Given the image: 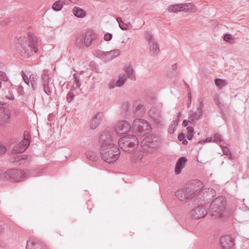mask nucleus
Masks as SVG:
<instances>
[{
  "instance_id": "obj_23",
  "label": "nucleus",
  "mask_w": 249,
  "mask_h": 249,
  "mask_svg": "<svg viewBox=\"0 0 249 249\" xmlns=\"http://www.w3.org/2000/svg\"><path fill=\"white\" fill-rule=\"evenodd\" d=\"M187 161V159L184 157H181L178 159L175 170L177 175H178L181 172V170L184 167Z\"/></svg>"
},
{
  "instance_id": "obj_35",
  "label": "nucleus",
  "mask_w": 249,
  "mask_h": 249,
  "mask_svg": "<svg viewBox=\"0 0 249 249\" xmlns=\"http://www.w3.org/2000/svg\"><path fill=\"white\" fill-rule=\"evenodd\" d=\"M125 72L127 74L128 77L131 79H133L134 78V76L133 75L134 72V70L131 67L129 66L126 68Z\"/></svg>"
},
{
  "instance_id": "obj_16",
  "label": "nucleus",
  "mask_w": 249,
  "mask_h": 249,
  "mask_svg": "<svg viewBox=\"0 0 249 249\" xmlns=\"http://www.w3.org/2000/svg\"><path fill=\"white\" fill-rule=\"evenodd\" d=\"M220 241L221 246L225 249H230L234 245V239L228 235L222 236Z\"/></svg>"
},
{
  "instance_id": "obj_39",
  "label": "nucleus",
  "mask_w": 249,
  "mask_h": 249,
  "mask_svg": "<svg viewBox=\"0 0 249 249\" xmlns=\"http://www.w3.org/2000/svg\"><path fill=\"white\" fill-rule=\"evenodd\" d=\"M4 228L3 227L0 225V236L3 234L4 232ZM0 247L4 248L5 247V244L1 239L0 238Z\"/></svg>"
},
{
  "instance_id": "obj_57",
  "label": "nucleus",
  "mask_w": 249,
  "mask_h": 249,
  "mask_svg": "<svg viewBox=\"0 0 249 249\" xmlns=\"http://www.w3.org/2000/svg\"><path fill=\"white\" fill-rule=\"evenodd\" d=\"M191 102H192L191 101H188V102L187 103V107H189L190 106V105L191 104Z\"/></svg>"
},
{
  "instance_id": "obj_12",
  "label": "nucleus",
  "mask_w": 249,
  "mask_h": 249,
  "mask_svg": "<svg viewBox=\"0 0 249 249\" xmlns=\"http://www.w3.org/2000/svg\"><path fill=\"white\" fill-rule=\"evenodd\" d=\"M41 86L44 92L48 95L50 96L52 94V83L49 82V78L48 75L43 73L41 75Z\"/></svg>"
},
{
  "instance_id": "obj_37",
  "label": "nucleus",
  "mask_w": 249,
  "mask_h": 249,
  "mask_svg": "<svg viewBox=\"0 0 249 249\" xmlns=\"http://www.w3.org/2000/svg\"><path fill=\"white\" fill-rule=\"evenodd\" d=\"M177 126V123L175 122V121H174L173 123L172 124H171L169 126L168 129V132L170 134H173L176 129Z\"/></svg>"
},
{
  "instance_id": "obj_32",
  "label": "nucleus",
  "mask_w": 249,
  "mask_h": 249,
  "mask_svg": "<svg viewBox=\"0 0 249 249\" xmlns=\"http://www.w3.org/2000/svg\"><path fill=\"white\" fill-rule=\"evenodd\" d=\"M186 129L187 130V138L189 140H191L194 135V128L192 126H188L187 127Z\"/></svg>"
},
{
  "instance_id": "obj_25",
  "label": "nucleus",
  "mask_w": 249,
  "mask_h": 249,
  "mask_svg": "<svg viewBox=\"0 0 249 249\" xmlns=\"http://www.w3.org/2000/svg\"><path fill=\"white\" fill-rule=\"evenodd\" d=\"M120 54V51L119 50L115 49L110 51L108 52H103L101 54V55L103 57L109 56V57L108 58V59H112L113 58L115 57L116 56H117Z\"/></svg>"
},
{
  "instance_id": "obj_30",
  "label": "nucleus",
  "mask_w": 249,
  "mask_h": 249,
  "mask_svg": "<svg viewBox=\"0 0 249 249\" xmlns=\"http://www.w3.org/2000/svg\"><path fill=\"white\" fill-rule=\"evenodd\" d=\"M86 155L87 158L91 161H96L97 160L98 157L95 152L92 151H89L86 152Z\"/></svg>"
},
{
  "instance_id": "obj_7",
  "label": "nucleus",
  "mask_w": 249,
  "mask_h": 249,
  "mask_svg": "<svg viewBox=\"0 0 249 249\" xmlns=\"http://www.w3.org/2000/svg\"><path fill=\"white\" fill-rule=\"evenodd\" d=\"M151 126L145 120L141 119H135L132 126V131L138 135H144L150 131Z\"/></svg>"
},
{
  "instance_id": "obj_41",
  "label": "nucleus",
  "mask_w": 249,
  "mask_h": 249,
  "mask_svg": "<svg viewBox=\"0 0 249 249\" xmlns=\"http://www.w3.org/2000/svg\"><path fill=\"white\" fill-rule=\"evenodd\" d=\"M74 97V95L73 92H69L67 93V101L68 102L70 103L72 100L73 99Z\"/></svg>"
},
{
  "instance_id": "obj_15",
  "label": "nucleus",
  "mask_w": 249,
  "mask_h": 249,
  "mask_svg": "<svg viewBox=\"0 0 249 249\" xmlns=\"http://www.w3.org/2000/svg\"><path fill=\"white\" fill-rule=\"evenodd\" d=\"M11 112L6 108H1L0 109V125H5L10 122L11 119Z\"/></svg>"
},
{
  "instance_id": "obj_34",
  "label": "nucleus",
  "mask_w": 249,
  "mask_h": 249,
  "mask_svg": "<svg viewBox=\"0 0 249 249\" xmlns=\"http://www.w3.org/2000/svg\"><path fill=\"white\" fill-rule=\"evenodd\" d=\"M63 1L60 0L56 1L53 5V9L56 11H60L62 8Z\"/></svg>"
},
{
  "instance_id": "obj_50",
  "label": "nucleus",
  "mask_w": 249,
  "mask_h": 249,
  "mask_svg": "<svg viewBox=\"0 0 249 249\" xmlns=\"http://www.w3.org/2000/svg\"><path fill=\"white\" fill-rule=\"evenodd\" d=\"M189 123H190L189 119L188 120H184L182 122V125L186 127L188 125Z\"/></svg>"
},
{
  "instance_id": "obj_24",
  "label": "nucleus",
  "mask_w": 249,
  "mask_h": 249,
  "mask_svg": "<svg viewBox=\"0 0 249 249\" xmlns=\"http://www.w3.org/2000/svg\"><path fill=\"white\" fill-rule=\"evenodd\" d=\"M102 116L103 114L101 112H99L92 118L90 123V128L91 129H95L98 127Z\"/></svg>"
},
{
  "instance_id": "obj_47",
  "label": "nucleus",
  "mask_w": 249,
  "mask_h": 249,
  "mask_svg": "<svg viewBox=\"0 0 249 249\" xmlns=\"http://www.w3.org/2000/svg\"><path fill=\"white\" fill-rule=\"evenodd\" d=\"M6 147L3 144L0 143V155L6 152Z\"/></svg>"
},
{
  "instance_id": "obj_44",
  "label": "nucleus",
  "mask_w": 249,
  "mask_h": 249,
  "mask_svg": "<svg viewBox=\"0 0 249 249\" xmlns=\"http://www.w3.org/2000/svg\"><path fill=\"white\" fill-rule=\"evenodd\" d=\"M223 39L226 42H229L232 39V37L231 34H225L224 35Z\"/></svg>"
},
{
  "instance_id": "obj_36",
  "label": "nucleus",
  "mask_w": 249,
  "mask_h": 249,
  "mask_svg": "<svg viewBox=\"0 0 249 249\" xmlns=\"http://www.w3.org/2000/svg\"><path fill=\"white\" fill-rule=\"evenodd\" d=\"M117 21L119 23L120 27L123 30H127V25L125 24L123 21L122 20V18L120 17H118L117 18Z\"/></svg>"
},
{
  "instance_id": "obj_18",
  "label": "nucleus",
  "mask_w": 249,
  "mask_h": 249,
  "mask_svg": "<svg viewBox=\"0 0 249 249\" xmlns=\"http://www.w3.org/2000/svg\"><path fill=\"white\" fill-rule=\"evenodd\" d=\"M30 144V141L27 139H24L18 144L15 145L13 147V151L15 153H22L28 147Z\"/></svg>"
},
{
  "instance_id": "obj_22",
  "label": "nucleus",
  "mask_w": 249,
  "mask_h": 249,
  "mask_svg": "<svg viewBox=\"0 0 249 249\" xmlns=\"http://www.w3.org/2000/svg\"><path fill=\"white\" fill-rule=\"evenodd\" d=\"M96 37V35L94 32L91 30H88L85 33L84 37V44L87 47H89L91 43V42Z\"/></svg>"
},
{
  "instance_id": "obj_11",
  "label": "nucleus",
  "mask_w": 249,
  "mask_h": 249,
  "mask_svg": "<svg viewBox=\"0 0 249 249\" xmlns=\"http://www.w3.org/2000/svg\"><path fill=\"white\" fill-rule=\"evenodd\" d=\"M195 12L196 7L192 3H181L172 5L169 7V11L170 12H176L177 11H189Z\"/></svg>"
},
{
  "instance_id": "obj_1",
  "label": "nucleus",
  "mask_w": 249,
  "mask_h": 249,
  "mask_svg": "<svg viewBox=\"0 0 249 249\" xmlns=\"http://www.w3.org/2000/svg\"><path fill=\"white\" fill-rule=\"evenodd\" d=\"M203 187L201 181L196 179L193 180L184 187L177 190L175 195L180 201H187L195 197V199H197L198 202L199 199H201L200 196Z\"/></svg>"
},
{
  "instance_id": "obj_14",
  "label": "nucleus",
  "mask_w": 249,
  "mask_h": 249,
  "mask_svg": "<svg viewBox=\"0 0 249 249\" xmlns=\"http://www.w3.org/2000/svg\"><path fill=\"white\" fill-rule=\"evenodd\" d=\"M10 161L15 165L27 166L30 162L27 155H17L10 160Z\"/></svg>"
},
{
  "instance_id": "obj_62",
  "label": "nucleus",
  "mask_w": 249,
  "mask_h": 249,
  "mask_svg": "<svg viewBox=\"0 0 249 249\" xmlns=\"http://www.w3.org/2000/svg\"><path fill=\"white\" fill-rule=\"evenodd\" d=\"M247 0L249 1V0Z\"/></svg>"
},
{
  "instance_id": "obj_20",
  "label": "nucleus",
  "mask_w": 249,
  "mask_h": 249,
  "mask_svg": "<svg viewBox=\"0 0 249 249\" xmlns=\"http://www.w3.org/2000/svg\"><path fill=\"white\" fill-rule=\"evenodd\" d=\"M161 107L162 104H160L158 107H153L149 111V115L155 121H160V119Z\"/></svg>"
},
{
  "instance_id": "obj_8",
  "label": "nucleus",
  "mask_w": 249,
  "mask_h": 249,
  "mask_svg": "<svg viewBox=\"0 0 249 249\" xmlns=\"http://www.w3.org/2000/svg\"><path fill=\"white\" fill-rule=\"evenodd\" d=\"M159 138L155 135L151 134L146 136L141 142L142 149L147 152H152L159 145Z\"/></svg>"
},
{
  "instance_id": "obj_4",
  "label": "nucleus",
  "mask_w": 249,
  "mask_h": 249,
  "mask_svg": "<svg viewBox=\"0 0 249 249\" xmlns=\"http://www.w3.org/2000/svg\"><path fill=\"white\" fill-rule=\"evenodd\" d=\"M226 199L222 196L214 199L210 206L211 215L215 218L220 216L226 209Z\"/></svg>"
},
{
  "instance_id": "obj_53",
  "label": "nucleus",
  "mask_w": 249,
  "mask_h": 249,
  "mask_svg": "<svg viewBox=\"0 0 249 249\" xmlns=\"http://www.w3.org/2000/svg\"><path fill=\"white\" fill-rule=\"evenodd\" d=\"M182 143L183 145H186L188 143V141L186 139H184L182 141Z\"/></svg>"
},
{
  "instance_id": "obj_40",
  "label": "nucleus",
  "mask_w": 249,
  "mask_h": 249,
  "mask_svg": "<svg viewBox=\"0 0 249 249\" xmlns=\"http://www.w3.org/2000/svg\"><path fill=\"white\" fill-rule=\"evenodd\" d=\"M84 39L83 35H79L76 40V43L78 45H80L83 42V39Z\"/></svg>"
},
{
  "instance_id": "obj_2",
  "label": "nucleus",
  "mask_w": 249,
  "mask_h": 249,
  "mask_svg": "<svg viewBox=\"0 0 249 249\" xmlns=\"http://www.w3.org/2000/svg\"><path fill=\"white\" fill-rule=\"evenodd\" d=\"M29 38L21 36L16 41V48L17 52L20 55L24 58H28L31 55L33 52L38 51L37 47V38L33 34L29 33Z\"/></svg>"
},
{
  "instance_id": "obj_48",
  "label": "nucleus",
  "mask_w": 249,
  "mask_h": 249,
  "mask_svg": "<svg viewBox=\"0 0 249 249\" xmlns=\"http://www.w3.org/2000/svg\"><path fill=\"white\" fill-rule=\"evenodd\" d=\"M178 138L179 141H182V140H183L185 139V136L183 133H181L178 135Z\"/></svg>"
},
{
  "instance_id": "obj_5",
  "label": "nucleus",
  "mask_w": 249,
  "mask_h": 249,
  "mask_svg": "<svg viewBox=\"0 0 249 249\" xmlns=\"http://www.w3.org/2000/svg\"><path fill=\"white\" fill-rule=\"evenodd\" d=\"M139 141L134 135H127L121 138L118 141V144L124 151H130L138 145Z\"/></svg>"
},
{
  "instance_id": "obj_13",
  "label": "nucleus",
  "mask_w": 249,
  "mask_h": 249,
  "mask_svg": "<svg viewBox=\"0 0 249 249\" xmlns=\"http://www.w3.org/2000/svg\"><path fill=\"white\" fill-rule=\"evenodd\" d=\"M129 123L126 121L118 122L115 126V130L119 135H123L128 132L131 128Z\"/></svg>"
},
{
  "instance_id": "obj_60",
  "label": "nucleus",
  "mask_w": 249,
  "mask_h": 249,
  "mask_svg": "<svg viewBox=\"0 0 249 249\" xmlns=\"http://www.w3.org/2000/svg\"><path fill=\"white\" fill-rule=\"evenodd\" d=\"M180 112H179V113H178V117H179V115H180Z\"/></svg>"
},
{
  "instance_id": "obj_31",
  "label": "nucleus",
  "mask_w": 249,
  "mask_h": 249,
  "mask_svg": "<svg viewBox=\"0 0 249 249\" xmlns=\"http://www.w3.org/2000/svg\"><path fill=\"white\" fill-rule=\"evenodd\" d=\"M126 80V76L125 74L120 75L119 79L116 82V86L118 87H120L124 83Z\"/></svg>"
},
{
  "instance_id": "obj_9",
  "label": "nucleus",
  "mask_w": 249,
  "mask_h": 249,
  "mask_svg": "<svg viewBox=\"0 0 249 249\" xmlns=\"http://www.w3.org/2000/svg\"><path fill=\"white\" fill-rule=\"evenodd\" d=\"M197 104V110H191L188 113V119L190 124H195L199 120L203 114V104L202 99H199Z\"/></svg>"
},
{
  "instance_id": "obj_38",
  "label": "nucleus",
  "mask_w": 249,
  "mask_h": 249,
  "mask_svg": "<svg viewBox=\"0 0 249 249\" xmlns=\"http://www.w3.org/2000/svg\"><path fill=\"white\" fill-rule=\"evenodd\" d=\"M213 139H214L213 141L214 142H221L223 141L222 135L218 133H216L214 135Z\"/></svg>"
},
{
  "instance_id": "obj_58",
  "label": "nucleus",
  "mask_w": 249,
  "mask_h": 249,
  "mask_svg": "<svg viewBox=\"0 0 249 249\" xmlns=\"http://www.w3.org/2000/svg\"><path fill=\"white\" fill-rule=\"evenodd\" d=\"M69 0L72 2L75 3V2H76L77 0Z\"/></svg>"
},
{
  "instance_id": "obj_26",
  "label": "nucleus",
  "mask_w": 249,
  "mask_h": 249,
  "mask_svg": "<svg viewBox=\"0 0 249 249\" xmlns=\"http://www.w3.org/2000/svg\"><path fill=\"white\" fill-rule=\"evenodd\" d=\"M74 15L79 18H83L86 15V11L78 7H74L72 9Z\"/></svg>"
},
{
  "instance_id": "obj_49",
  "label": "nucleus",
  "mask_w": 249,
  "mask_h": 249,
  "mask_svg": "<svg viewBox=\"0 0 249 249\" xmlns=\"http://www.w3.org/2000/svg\"><path fill=\"white\" fill-rule=\"evenodd\" d=\"M91 67L92 70H95L97 72H98V71L97 70V65L95 64L94 62H91Z\"/></svg>"
},
{
  "instance_id": "obj_28",
  "label": "nucleus",
  "mask_w": 249,
  "mask_h": 249,
  "mask_svg": "<svg viewBox=\"0 0 249 249\" xmlns=\"http://www.w3.org/2000/svg\"><path fill=\"white\" fill-rule=\"evenodd\" d=\"M145 107L143 105L139 104L136 108L134 114L136 116L140 117L144 112Z\"/></svg>"
},
{
  "instance_id": "obj_45",
  "label": "nucleus",
  "mask_w": 249,
  "mask_h": 249,
  "mask_svg": "<svg viewBox=\"0 0 249 249\" xmlns=\"http://www.w3.org/2000/svg\"><path fill=\"white\" fill-rule=\"evenodd\" d=\"M222 149L224 155L228 156L231 155L230 149L226 146H222Z\"/></svg>"
},
{
  "instance_id": "obj_3",
  "label": "nucleus",
  "mask_w": 249,
  "mask_h": 249,
  "mask_svg": "<svg viewBox=\"0 0 249 249\" xmlns=\"http://www.w3.org/2000/svg\"><path fill=\"white\" fill-rule=\"evenodd\" d=\"M100 153L102 159L105 162L111 163L115 161L120 157V150L116 144L108 143L102 145L100 147Z\"/></svg>"
},
{
  "instance_id": "obj_19",
  "label": "nucleus",
  "mask_w": 249,
  "mask_h": 249,
  "mask_svg": "<svg viewBox=\"0 0 249 249\" xmlns=\"http://www.w3.org/2000/svg\"><path fill=\"white\" fill-rule=\"evenodd\" d=\"M100 146L102 145H108V143H113L111 134L109 132L105 131L100 135L99 138Z\"/></svg>"
},
{
  "instance_id": "obj_17",
  "label": "nucleus",
  "mask_w": 249,
  "mask_h": 249,
  "mask_svg": "<svg viewBox=\"0 0 249 249\" xmlns=\"http://www.w3.org/2000/svg\"><path fill=\"white\" fill-rule=\"evenodd\" d=\"M207 211L203 206H198L194 209L191 212V215L195 219H199L204 217L207 214Z\"/></svg>"
},
{
  "instance_id": "obj_59",
  "label": "nucleus",
  "mask_w": 249,
  "mask_h": 249,
  "mask_svg": "<svg viewBox=\"0 0 249 249\" xmlns=\"http://www.w3.org/2000/svg\"><path fill=\"white\" fill-rule=\"evenodd\" d=\"M9 99H14V96L13 95H11V98H8Z\"/></svg>"
},
{
  "instance_id": "obj_54",
  "label": "nucleus",
  "mask_w": 249,
  "mask_h": 249,
  "mask_svg": "<svg viewBox=\"0 0 249 249\" xmlns=\"http://www.w3.org/2000/svg\"><path fill=\"white\" fill-rule=\"evenodd\" d=\"M9 22V19H6L3 21H2V24H6L8 23Z\"/></svg>"
},
{
  "instance_id": "obj_61",
  "label": "nucleus",
  "mask_w": 249,
  "mask_h": 249,
  "mask_svg": "<svg viewBox=\"0 0 249 249\" xmlns=\"http://www.w3.org/2000/svg\"><path fill=\"white\" fill-rule=\"evenodd\" d=\"M109 88H110V89H112V88H114V87H111L109 86Z\"/></svg>"
},
{
  "instance_id": "obj_10",
  "label": "nucleus",
  "mask_w": 249,
  "mask_h": 249,
  "mask_svg": "<svg viewBox=\"0 0 249 249\" xmlns=\"http://www.w3.org/2000/svg\"><path fill=\"white\" fill-rule=\"evenodd\" d=\"M144 36L145 38L148 42V44L150 47L151 55L153 56L157 55L160 52V48L158 43L154 38L152 33L150 32H145L144 33Z\"/></svg>"
},
{
  "instance_id": "obj_56",
  "label": "nucleus",
  "mask_w": 249,
  "mask_h": 249,
  "mask_svg": "<svg viewBox=\"0 0 249 249\" xmlns=\"http://www.w3.org/2000/svg\"><path fill=\"white\" fill-rule=\"evenodd\" d=\"M3 178V174L2 173V171L0 170V178Z\"/></svg>"
},
{
  "instance_id": "obj_51",
  "label": "nucleus",
  "mask_w": 249,
  "mask_h": 249,
  "mask_svg": "<svg viewBox=\"0 0 249 249\" xmlns=\"http://www.w3.org/2000/svg\"><path fill=\"white\" fill-rule=\"evenodd\" d=\"M24 139H27L29 141V133L27 131H25L24 133Z\"/></svg>"
},
{
  "instance_id": "obj_29",
  "label": "nucleus",
  "mask_w": 249,
  "mask_h": 249,
  "mask_svg": "<svg viewBox=\"0 0 249 249\" xmlns=\"http://www.w3.org/2000/svg\"><path fill=\"white\" fill-rule=\"evenodd\" d=\"M214 83L215 85L220 89L227 86L228 84L227 80H223L221 78H216L214 80Z\"/></svg>"
},
{
  "instance_id": "obj_21",
  "label": "nucleus",
  "mask_w": 249,
  "mask_h": 249,
  "mask_svg": "<svg viewBox=\"0 0 249 249\" xmlns=\"http://www.w3.org/2000/svg\"><path fill=\"white\" fill-rule=\"evenodd\" d=\"M26 249H45L41 243L34 239L29 240L27 242Z\"/></svg>"
},
{
  "instance_id": "obj_6",
  "label": "nucleus",
  "mask_w": 249,
  "mask_h": 249,
  "mask_svg": "<svg viewBox=\"0 0 249 249\" xmlns=\"http://www.w3.org/2000/svg\"><path fill=\"white\" fill-rule=\"evenodd\" d=\"M29 172L27 170L10 169L3 174V177L11 182H19L27 178Z\"/></svg>"
},
{
  "instance_id": "obj_52",
  "label": "nucleus",
  "mask_w": 249,
  "mask_h": 249,
  "mask_svg": "<svg viewBox=\"0 0 249 249\" xmlns=\"http://www.w3.org/2000/svg\"><path fill=\"white\" fill-rule=\"evenodd\" d=\"M177 68H178V64L177 63H175L172 65V69L173 70L177 69Z\"/></svg>"
},
{
  "instance_id": "obj_43",
  "label": "nucleus",
  "mask_w": 249,
  "mask_h": 249,
  "mask_svg": "<svg viewBox=\"0 0 249 249\" xmlns=\"http://www.w3.org/2000/svg\"><path fill=\"white\" fill-rule=\"evenodd\" d=\"M0 79L3 81H7L8 80V77L4 72L0 71Z\"/></svg>"
},
{
  "instance_id": "obj_33",
  "label": "nucleus",
  "mask_w": 249,
  "mask_h": 249,
  "mask_svg": "<svg viewBox=\"0 0 249 249\" xmlns=\"http://www.w3.org/2000/svg\"><path fill=\"white\" fill-rule=\"evenodd\" d=\"M73 76L74 79V83L76 85V88H80L82 84L80 76H78L76 73H74Z\"/></svg>"
},
{
  "instance_id": "obj_55",
  "label": "nucleus",
  "mask_w": 249,
  "mask_h": 249,
  "mask_svg": "<svg viewBox=\"0 0 249 249\" xmlns=\"http://www.w3.org/2000/svg\"><path fill=\"white\" fill-rule=\"evenodd\" d=\"M188 98L189 101H191L192 96H191V94L190 92L188 94Z\"/></svg>"
},
{
  "instance_id": "obj_27",
  "label": "nucleus",
  "mask_w": 249,
  "mask_h": 249,
  "mask_svg": "<svg viewBox=\"0 0 249 249\" xmlns=\"http://www.w3.org/2000/svg\"><path fill=\"white\" fill-rule=\"evenodd\" d=\"M37 76L35 74H31L30 75V82L31 84L32 88L33 90H36L37 86Z\"/></svg>"
},
{
  "instance_id": "obj_42",
  "label": "nucleus",
  "mask_w": 249,
  "mask_h": 249,
  "mask_svg": "<svg viewBox=\"0 0 249 249\" xmlns=\"http://www.w3.org/2000/svg\"><path fill=\"white\" fill-rule=\"evenodd\" d=\"M21 76L25 83L27 84L28 85H29L30 77L28 78V77L25 74V73L23 71L21 72Z\"/></svg>"
},
{
  "instance_id": "obj_46",
  "label": "nucleus",
  "mask_w": 249,
  "mask_h": 249,
  "mask_svg": "<svg viewBox=\"0 0 249 249\" xmlns=\"http://www.w3.org/2000/svg\"><path fill=\"white\" fill-rule=\"evenodd\" d=\"M112 38V35L110 33H106L104 35V39L106 41H110Z\"/></svg>"
}]
</instances>
